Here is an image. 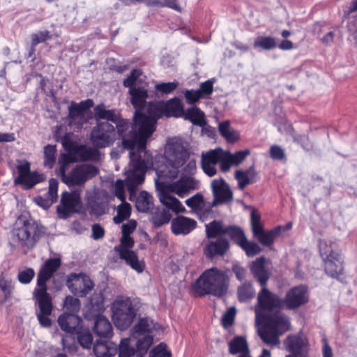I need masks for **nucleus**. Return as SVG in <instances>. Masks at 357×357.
Masks as SVG:
<instances>
[{
    "label": "nucleus",
    "mask_w": 357,
    "mask_h": 357,
    "mask_svg": "<svg viewBox=\"0 0 357 357\" xmlns=\"http://www.w3.org/2000/svg\"><path fill=\"white\" fill-rule=\"evenodd\" d=\"M165 154L172 164V169L167 172L160 171V173L165 177L176 178L178 176V168L185 164L189 157V153L181 140L174 139L168 142Z\"/></svg>",
    "instance_id": "nucleus-4"
},
{
    "label": "nucleus",
    "mask_w": 357,
    "mask_h": 357,
    "mask_svg": "<svg viewBox=\"0 0 357 357\" xmlns=\"http://www.w3.org/2000/svg\"><path fill=\"white\" fill-rule=\"evenodd\" d=\"M324 270L327 275L333 278H338L344 270L343 258L342 255L324 260Z\"/></svg>",
    "instance_id": "nucleus-26"
},
{
    "label": "nucleus",
    "mask_w": 357,
    "mask_h": 357,
    "mask_svg": "<svg viewBox=\"0 0 357 357\" xmlns=\"http://www.w3.org/2000/svg\"><path fill=\"white\" fill-rule=\"evenodd\" d=\"M270 155L273 160H282L285 158L284 150L278 145H273L269 150Z\"/></svg>",
    "instance_id": "nucleus-64"
},
{
    "label": "nucleus",
    "mask_w": 357,
    "mask_h": 357,
    "mask_svg": "<svg viewBox=\"0 0 357 357\" xmlns=\"http://www.w3.org/2000/svg\"><path fill=\"white\" fill-rule=\"evenodd\" d=\"M255 296V289L250 283H245L238 288V297L241 302L247 301Z\"/></svg>",
    "instance_id": "nucleus-53"
},
{
    "label": "nucleus",
    "mask_w": 357,
    "mask_h": 357,
    "mask_svg": "<svg viewBox=\"0 0 357 357\" xmlns=\"http://www.w3.org/2000/svg\"><path fill=\"white\" fill-rule=\"evenodd\" d=\"M281 232V227L278 226L273 229L264 231L259 237L257 240L264 246H270L273 244L275 238L278 237Z\"/></svg>",
    "instance_id": "nucleus-45"
},
{
    "label": "nucleus",
    "mask_w": 357,
    "mask_h": 357,
    "mask_svg": "<svg viewBox=\"0 0 357 357\" xmlns=\"http://www.w3.org/2000/svg\"><path fill=\"white\" fill-rule=\"evenodd\" d=\"M67 286L75 296L85 297L93 289L94 283L86 274L71 273L67 280Z\"/></svg>",
    "instance_id": "nucleus-11"
},
{
    "label": "nucleus",
    "mask_w": 357,
    "mask_h": 357,
    "mask_svg": "<svg viewBox=\"0 0 357 357\" xmlns=\"http://www.w3.org/2000/svg\"><path fill=\"white\" fill-rule=\"evenodd\" d=\"M95 119L98 120H106L114 123L120 116V114L116 109H106V106L103 104H99L94 107Z\"/></svg>",
    "instance_id": "nucleus-32"
},
{
    "label": "nucleus",
    "mask_w": 357,
    "mask_h": 357,
    "mask_svg": "<svg viewBox=\"0 0 357 357\" xmlns=\"http://www.w3.org/2000/svg\"><path fill=\"white\" fill-rule=\"evenodd\" d=\"M93 349L96 357H111L118 352V346L112 342L97 340Z\"/></svg>",
    "instance_id": "nucleus-25"
},
{
    "label": "nucleus",
    "mask_w": 357,
    "mask_h": 357,
    "mask_svg": "<svg viewBox=\"0 0 357 357\" xmlns=\"http://www.w3.org/2000/svg\"><path fill=\"white\" fill-rule=\"evenodd\" d=\"M227 227H224L223 222L220 220H213L206 225V234L208 238L220 237L225 234Z\"/></svg>",
    "instance_id": "nucleus-37"
},
{
    "label": "nucleus",
    "mask_w": 357,
    "mask_h": 357,
    "mask_svg": "<svg viewBox=\"0 0 357 357\" xmlns=\"http://www.w3.org/2000/svg\"><path fill=\"white\" fill-rule=\"evenodd\" d=\"M285 349L288 351L289 355H295L296 357H306V349L308 346V341L306 336L298 333L287 335L284 340Z\"/></svg>",
    "instance_id": "nucleus-14"
},
{
    "label": "nucleus",
    "mask_w": 357,
    "mask_h": 357,
    "mask_svg": "<svg viewBox=\"0 0 357 357\" xmlns=\"http://www.w3.org/2000/svg\"><path fill=\"white\" fill-rule=\"evenodd\" d=\"M81 207V191L75 190L71 192L62 193L61 204L57 206L56 211L60 218L66 219L73 213H80Z\"/></svg>",
    "instance_id": "nucleus-10"
},
{
    "label": "nucleus",
    "mask_w": 357,
    "mask_h": 357,
    "mask_svg": "<svg viewBox=\"0 0 357 357\" xmlns=\"http://www.w3.org/2000/svg\"><path fill=\"white\" fill-rule=\"evenodd\" d=\"M82 318L73 313H63L58 319V324L61 330L71 335L82 326Z\"/></svg>",
    "instance_id": "nucleus-20"
},
{
    "label": "nucleus",
    "mask_w": 357,
    "mask_h": 357,
    "mask_svg": "<svg viewBox=\"0 0 357 357\" xmlns=\"http://www.w3.org/2000/svg\"><path fill=\"white\" fill-rule=\"evenodd\" d=\"M248 345L246 339L242 336H236L229 342V351L235 355L238 353H248Z\"/></svg>",
    "instance_id": "nucleus-40"
},
{
    "label": "nucleus",
    "mask_w": 357,
    "mask_h": 357,
    "mask_svg": "<svg viewBox=\"0 0 357 357\" xmlns=\"http://www.w3.org/2000/svg\"><path fill=\"white\" fill-rule=\"evenodd\" d=\"M119 357H137V350L130 346V339L123 338L118 347Z\"/></svg>",
    "instance_id": "nucleus-50"
},
{
    "label": "nucleus",
    "mask_w": 357,
    "mask_h": 357,
    "mask_svg": "<svg viewBox=\"0 0 357 357\" xmlns=\"http://www.w3.org/2000/svg\"><path fill=\"white\" fill-rule=\"evenodd\" d=\"M231 241L241 247V245L247 239L246 236L242 229L239 227L229 225L227 227L226 234Z\"/></svg>",
    "instance_id": "nucleus-42"
},
{
    "label": "nucleus",
    "mask_w": 357,
    "mask_h": 357,
    "mask_svg": "<svg viewBox=\"0 0 357 357\" xmlns=\"http://www.w3.org/2000/svg\"><path fill=\"white\" fill-rule=\"evenodd\" d=\"M93 331L100 337L109 338L113 335V328L111 323L102 315L96 317L94 322Z\"/></svg>",
    "instance_id": "nucleus-29"
},
{
    "label": "nucleus",
    "mask_w": 357,
    "mask_h": 357,
    "mask_svg": "<svg viewBox=\"0 0 357 357\" xmlns=\"http://www.w3.org/2000/svg\"><path fill=\"white\" fill-rule=\"evenodd\" d=\"M64 307L71 313L75 314L78 312L81 307V302L77 298L71 296H67L64 300Z\"/></svg>",
    "instance_id": "nucleus-56"
},
{
    "label": "nucleus",
    "mask_w": 357,
    "mask_h": 357,
    "mask_svg": "<svg viewBox=\"0 0 357 357\" xmlns=\"http://www.w3.org/2000/svg\"><path fill=\"white\" fill-rule=\"evenodd\" d=\"M211 189L213 195L211 206L228 204L233 200L232 191L222 178L213 179L211 182Z\"/></svg>",
    "instance_id": "nucleus-15"
},
{
    "label": "nucleus",
    "mask_w": 357,
    "mask_h": 357,
    "mask_svg": "<svg viewBox=\"0 0 357 357\" xmlns=\"http://www.w3.org/2000/svg\"><path fill=\"white\" fill-rule=\"evenodd\" d=\"M135 241L130 236H122L121 244L116 246L114 250L119 254L120 259L124 260L127 265L138 273H142L144 269V264L138 259L135 252L130 250L134 246Z\"/></svg>",
    "instance_id": "nucleus-8"
},
{
    "label": "nucleus",
    "mask_w": 357,
    "mask_h": 357,
    "mask_svg": "<svg viewBox=\"0 0 357 357\" xmlns=\"http://www.w3.org/2000/svg\"><path fill=\"white\" fill-rule=\"evenodd\" d=\"M33 295L38 303L40 308L38 313L51 314L53 305L51 296L47 292V287H38L35 289Z\"/></svg>",
    "instance_id": "nucleus-23"
},
{
    "label": "nucleus",
    "mask_w": 357,
    "mask_h": 357,
    "mask_svg": "<svg viewBox=\"0 0 357 357\" xmlns=\"http://www.w3.org/2000/svg\"><path fill=\"white\" fill-rule=\"evenodd\" d=\"M171 353L165 349V345L160 343L150 351L149 357H171Z\"/></svg>",
    "instance_id": "nucleus-63"
},
{
    "label": "nucleus",
    "mask_w": 357,
    "mask_h": 357,
    "mask_svg": "<svg viewBox=\"0 0 357 357\" xmlns=\"http://www.w3.org/2000/svg\"><path fill=\"white\" fill-rule=\"evenodd\" d=\"M31 51L35 50V47L40 43H45L51 38L50 32L49 31H43L38 33H32L31 36Z\"/></svg>",
    "instance_id": "nucleus-55"
},
{
    "label": "nucleus",
    "mask_w": 357,
    "mask_h": 357,
    "mask_svg": "<svg viewBox=\"0 0 357 357\" xmlns=\"http://www.w3.org/2000/svg\"><path fill=\"white\" fill-rule=\"evenodd\" d=\"M151 120L147 119L146 114L135 111L132 122L123 119L121 116L114 123L115 130L119 138L122 139V146L124 149H135L137 141L152 130Z\"/></svg>",
    "instance_id": "nucleus-1"
},
{
    "label": "nucleus",
    "mask_w": 357,
    "mask_h": 357,
    "mask_svg": "<svg viewBox=\"0 0 357 357\" xmlns=\"http://www.w3.org/2000/svg\"><path fill=\"white\" fill-rule=\"evenodd\" d=\"M319 252L323 260L342 255L335 242L324 240L319 241Z\"/></svg>",
    "instance_id": "nucleus-34"
},
{
    "label": "nucleus",
    "mask_w": 357,
    "mask_h": 357,
    "mask_svg": "<svg viewBox=\"0 0 357 357\" xmlns=\"http://www.w3.org/2000/svg\"><path fill=\"white\" fill-rule=\"evenodd\" d=\"M74 334L77 335V341L84 349L91 347L93 337L89 329L81 326Z\"/></svg>",
    "instance_id": "nucleus-41"
},
{
    "label": "nucleus",
    "mask_w": 357,
    "mask_h": 357,
    "mask_svg": "<svg viewBox=\"0 0 357 357\" xmlns=\"http://www.w3.org/2000/svg\"><path fill=\"white\" fill-rule=\"evenodd\" d=\"M150 213L151 214V221L155 227H160L167 224L172 218L169 211L166 208L153 207Z\"/></svg>",
    "instance_id": "nucleus-33"
},
{
    "label": "nucleus",
    "mask_w": 357,
    "mask_h": 357,
    "mask_svg": "<svg viewBox=\"0 0 357 357\" xmlns=\"http://www.w3.org/2000/svg\"><path fill=\"white\" fill-rule=\"evenodd\" d=\"M172 231L176 235H186L197 227V222L185 216H178L172 221Z\"/></svg>",
    "instance_id": "nucleus-21"
},
{
    "label": "nucleus",
    "mask_w": 357,
    "mask_h": 357,
    "mask_svg": "<svg viewBox=\"0 0 357 357\" xmlns=\"http://www.w3.org/2000/svg\"><path fill=\"white\" fill-rule=\"evenodd\" d=\"M236 308L234 307H229L222 317V325L225 328L231 326L234 321L236 315Z\"/></svg>",
    "instance_id": "nucleus-58"
},
{
    "label": "nucleus",
    "mask_w": 357,
    "mask_h": 357,
    "mask_svg": "<svg viewBox=\"0 0 357 357\" xmlns=\"http://www.w3.org/2000/svg\"><path fill=\"white\" fill-rule=\"evenodd\" d=\"M135 337L138 339L136 343L137 357H144L153 343V337L149 335H144L142 337L135 335Z\"/></svg>",
    "instance_id": "nucleus-46"
},
{
    "label": "nucleus",
    "mask_w": 357,
    "mask_h": 357,
    "mask_svg": "<svg viewBox=\"0 0 357 357\" xmlns=\"http://www.w3.org/2000/svg\"><path fill=\"white\" fill-rule=\"evenodd\" d=\"M113 319L116 326L127 329L133 322L136 312L130 298H118L112 304Z\"/></svg>",
    "instance_id": "nucleus-5"
},
{
    "label": "nucleus",
    "mask_w": 357,
    "mask_h": 357,
    "mask_svg": "<svg viewBox=\"0 0 357 357\" xmlns=\"http://www.w3.org/2000/svg\"><path fill=\"white\" fill-rule=\"evenodd\" d=\"M178 86V82L176 81L172 82H162L156 84L155 89L163 93L168 94L174 91Z\"/></svg>",
    "instance_id": "nucleus-61"
},
{
    "label": "nucleus",
    "mask_w": 357,
    "mask_h": 357,
    "mask_svg": "<svg viewBox=\"0 0 357 357\" xmlns=\"http://www.w3.org/2000/svg\"><path fill=\"white\" fill-rule=\"evenodd\" d=\"M13 288L11 281L3 279L0 280V303H3L10 299Z\"/></svg>",
    "instance_id": "nucleus-52"
},
{
    "label": "nucleus",
    "mask_w": 357,
    "mask_h": 357,
    "mask_svg": "<svg viewBox=\"0 0 357 357\" xmlns=\"http://www.w3.org/2000/svg\"><path fill=\"white\" fill-rule=\"evenodd\" d=\"M170 192L162 190L159 192L158 197L160 202L166 206L167 210H172L175 213H183L185 211V207L181 202L170 195Z\"/></svg>",
    "instance_id": "nucleus-27"
},
{
    "label": "nucleus",
    "mask_w": 357,
    "mask_h": 357,
    "mask_svg": "<svg viewBox=\"0 0 357 357\" xmlns=\"http://www.w3.org/2000/svg\"><path fill=\"white\" fill-rule=\"evenodd\" d=\"M35 275V272L33 268H28L25 270L21 271L18 273L17 278L22 284H29L31 282Z\"/></svg>",
    "instance_id": "nucleus-59"
},
{
    "label": "nucleus",
    "mask_w": 357,
    "mask_h": 357,
    "mask_svg": "<svg viewBox=\"0 0 357 357\" xmlns=\"http://www.w3.org/2000/svg\"><path fill=\"white\" fill-rule=\"evenodd\" d=\"M218 130L221 136L228 142L234 143L239 138L238 133L231 128L230 121L228 120L219 123Z\"/></svg>",
    "instance_id": "nucleus-39"
},
{
    "label": "nucleus",
    "mask_w": 357,
    "mask_h": 357,
    "mask_svg": "<svg viewBox=\"0 0 357 357\" xmlns=\"http://www.w3.org/2000/svg\"><path fill=\"white\" fill-rule=\"evenodd\" d=\"M235 178L238 180V185L240 190H243L248 184L252 183L251 179H249L246 174L243 170H236L235 172Z\"/></svg>",
    "instance_id": "nucleus-60"
},
{
    "label": "nucleus",
    "mask_w": 357,
    "mask_h": 357,
    "mask_svg": "<svg viewBox=\"0 0 357 357\" xmlns=\"http://www.w3.org/2000/svg\"><path fill=\"white\" fill-rule=\"evenodd\" d=\"M147 119L151 121L152 128L155 130L157 120L163 116L178 117L184 113L181 101L178 98H172L167 102H150L146 109ZM151 123V122H149Z\"/></svg>",
    "instance_id": "nucleus-3"
},
{
    "label": "nucleus",
    "mask_w": 357,
    "mask_h": 357,
    "mask_svg": "<svg viewBox=\"0 0 357 357\" xmlns=\"http://www.w3.org/2000/svg\"><path fill=\"white\" fill-rule=\"evenodd\" d=\"M129 93L131 96L130 102L132 105L136 108V111L142 109L146 102L148 98V91L142 86L129 89Z\"/></svg>",
    "instance_id": "nucleus-31"
},
{
    "label": "nucleus",
    "mask_w": 357,
    "mask_h": 357,
    "mask_svg": "<svg viewBox=\"0 0 357 357\" xmlns=\"http://www.w3.org/2000/svg\"><path fill=\"white\" fill-rule=\"evenodd\" d=\"M229 283V278L223 271L211 268L204 271L196 280L194 290L199 296L211 294L222 297L227 294Z\"/></svg>",
    "instance_id": "nucleus-2"
},
{
    "label": "nucleus",
    "mask_w": 357,
    "mask_h": 357,
    "mask_svg": "<svg viewBox=\"0 0 357 357\" xmlns=\"http://www.w3.org/2000/svg\"><path fill=\"white\" fill-rule=\"evenodd\" d=\"M229 248L227 239L219 237L215 241H209L204 248V254L208 258H213L216 255L223 256Z\"/></svg>",
    "instance_id": "nucleus-22"
},
{
    "label": "nucleus",
    "mask_w": 357,
    "mask_h": 357,
    "mask_svg": "<svg viewBox=\"0 0 357 357\" xmlns=\"http://www.w3.org/2000/svg\"><path fill=\"white\" fill-rule=\"evenodd\" d=\"M131 206L129 203L121 202V204L117 207V215L113 218V221L115 224L119 225L124 220L128 219L131 215Z\"/></svg>",
    "instance_id": "nucleus-44"
},
{
    "label": "nucleus",
    "mask_w": 357,
    "mask_h": 357,
    "mask_svg": "<svg viewBox=\"0 0 357 357\" xmlns=\"http://www.w3.org/2000/svg\"><path fill=\"white\" fill-rule=\"evenodd\" d=\"M141 75V70L138 69H134L130 73V75L124 79L123 85L126 87H128L129 89L137 88L135 85V82L137 78Z\"/></svg>",
    "instance_id": "nucleus-62"
},
{
    "label": "nucleus",
    "mask_w": 357,
    "mask_h": 357,
    "mask_svg": "<svg viewBox=\"0 0 357 357\" xmlns=\"http://www.w3.org/2000/svg\"><path fill=\"white\" fill-rule=\"evenodd\" d=\"M258 305L263 311H273L284 307L283 299L272 293L266 287H263L257 296Z\"/></svg>",
    "instance_id": "nucleus-17"
},
{
    "label": "nucleus",
    "mask_w": 357,
    "mask_h": 357,
    "mask_svg": "<svg viewBox=\"0 0 357 357\" xmlns=\"http://www.w3.org/2000/svg\"><path fill=\"white\" fill-rule=\"evenodd\" d=\"M43 179V174L33 172L24 176L21 179L17 181V184L23 185L24 188L28 190L32 188L36 184L41 182Z\"/></svg>",
    "instance_id": "nucleus-43"
},
{
    "label": "nucleus",
    "mask_w": 357,
    "mask_h": 357,
    "mask_svg": "<svg viewBox=\"0 0 357 357\" xmlns=\"http://www.w3.org/2000/svg\"><path fill=\"white\" fill-rule=\"evenodd\" d=\"M185 119L189 120L194 125L204 126L206 124L204 113L197 107H192L184 111L183 114Z\"/></svg>",
    "instance_id": "nucleus-36"
},
{
    "label": "nucleus",
    "mask_w": 357,
    "mask_h": 357,
    "mask_svg": "<svg viewBox=\"0 0 357 357\" xmlns=\"http://www.w3.org/2000/svg\"><path fill=\"white\" fill-rule=\"evenodd\" d=\"M251 271L254 278L260 284L262 288L266 287L269 275L264 266V258L260 257L257 259L252 264Z\"/></svg>",
    "instance_id": "nucleus-30"
},
{
    "label": "nucleus",
    "mask_w": 357,
    "mask_h": 357,
    "mask_svg": "<svg viewBox=\"0 0 357 357\" xmlns=\"http://www.w3.org/2000/svg\"><path fill=\"white\" fill-rule=\"evenodd\" d=\"M309 301L307 287L301 284L291 288L287 291L283 299L284 306L289 310H295L307 303Z\"/></svg>",
    "instance_id": "nucleus-13"
},
{
    "label": "nucleus",
    "mask_w": 357,
    "mask_h": 357,
    "mask_svg": "<svg viewBox=\"0 0 357 357\" xmlns=\"http://www.w3.org/2000/svg\"><path fill=\"white\" fill-rule=\"evenodd\" d=\"M116 139L115 128L109 122L97 123L90 135L91 144L96 149L111 146Z\"/></svg>",
    "instance_id": "nucleus-6"
},
{
    "label": "nucleus",
    "mask_w": 357,
    "mask_h": 357,
    "mask_svg": "<svg viewBox=\"0 0 357 357\" xmlns=\"http://www.w3.org/2000/svg\"><path fill=\"white\" fill-rule=\"evenodd\" d=\"M56 145L47 144L44 147V162L43 164L48 168H52L56 161Z\"/></svg>",
    "instance_id": "nucleus-51"
},
{
    "label": "nucleus",
    "mask_w": 357,
    "mask_h": 357,
    "mask_svg": "<svg viewBox=\"0 0 357 357\" xmlns=\"http://www.w3.org/2000/svg\"><path fill=\"white\" fill-rule=\"evenodd\" d=\"M154 132V129L149 130L146 135L140 137L137 142V155L134 149L130 151L129 155L130 158L131 166L134 169H141L147 170L153 165V158L151 155L146 151V141Z\"/></svg>",
    "instance_id": "nucleus-7"
},
{
    "label": "nucleus",
    "mask_w": 357,
    "mask_h": 357,
    "mask_svg": "<svg viewBox=\"0 0 357 357\" xmlns=\"http://www.w3.org/2000/svg\"><path fill=\"white\" fill-rule=\"evenodd\" d=\"M266 324L280 335L289 331L291 326L289 317L281 313L268 317Z\"/></svg>",
    "instance_id": "nucleus-24"
},
{
    "label": "nucleus",
    "mask_w": 357,
    "mask_h": 357,
    "mask_svg": "<svg viewBox=\"0 0 357 357\" xmlns=\"http://www.w3.org/2000/svg\"><path fill=\"white\" fill-rule=\"evenodd\" d=\"M58 181L55 178H51L49 181V190L45 195L47 199L51 201V203L56 202L58 198Z\"/></svg>",
    "instance_id": "nucleus-57"
},
{
    "label": "nucleus",
    "mask_w": 357,
    "mask_h": 357,
    "mask_svg": "<svg viewBox=\"0 0 357 357\" xmlns=\"http://www.w3.org/2000/svg\"><path fill=\"white\" fill-rule=\"evenodd\" d=\"M61 264L60 258L48 259L38 273L37 285L38 287H47V281L53 276L54 273L61 266Z\"/></svg>",
    "instance_id": "nucleus-19"
},
{
    "label": "nucleus",
    "mask_w": 357,
    "mask_h": 357,
    "mask_svg": "<svg viewBox=\"0 0 357 357\" xmlns=\"http://www.w3.org/2000/svg\"><path fill=\"white\" fill-rule=\"evenodd\" d=\"M241 248L245 251L248 257L256 256L261 252V248L257 243L248 241V239L241 245Z\"/></svg>",
    "instance_id": "nucleus-54"
},
{
    "label": "nucleus",
    "mask_w": 357,
    "mask_h": 357,
    "mask_svg": "<svg viewBox=\"0 0 357 357\" xmlns=\"http://www.w3.org/2000/svg\"><path fill=\"white\" fill-rule=\"evenodd\" d=\"M276 47V40L271 36H258L254 43V47H260L265 50H271Z\"/></svg>",
    "instance_id": "nucleus-49"
},
{
    "label": "nucleus",
    "mask_w": 357,
    "mask_h": 357,
    "mask_svg": "<svg viewBox=\"0 0 357 357\" xmlns=\"http://www.w3.org/2000/svg\"><path fill=\"white\" fill-rule=\"evenodd\" d=\"M93 106V101L91 99L81 101L79 103L72 102L68 107L70 123H77V128H81L87 121L84 115V111Z\"/></svg>",
    "instance_id": "nucleus-16"
},
{
    "label": "nucleus",
    "mask_w": 357,
    "mask_h": 357,
    "mask_svg": "<svg viewBox=\"0 0 357 357\" xmlns=\"http://www.w3.org/2000/svg\"><path fill=\"white\" fill-rule=\"evenodd\" d=\"M258 333L263 342L267 344L275 346L280 343V335L272 328H269L267 324L264 328L259 331Z\"/></svg>",
    "instance_id": "nucleus-38"
},
{
    "label": "nucleus",
    "mask_w": 357,
    "mask_h": 357,
    "mask_svg": "<svg viewBox=\"0 0 357 357\" xmlns=\"http://www.w3.org/2000/svg\"><path fill=\"white\" fill-rule=\"evenodd\" d=\"M154 328L153 322L149 318H142L133 328V336L149 333Z\"/></svg>",
    "instance_id": "nucleus-47"
},
{
    "label": "nucleus",
    "mask_w": 357,
    "mask_h": 357,
    "mask_svg": "<svg viewBox=\"0 0 357 357\" xmlns=\"http://www.w3.org/2000/svg\"><path fill=\"white\" fill-rule=\"evenodd\" d=\"M146 170L141 169H134L131 166L130 172L128 176L127 187L130 192V199L132 200V194L135 192L137 185L142 184L145 178Z\"/></svg>",
    "instance_id": "nucleus-28"
},
{
    "label": "nucleus",
    "mask_w": 357,
    "mask_h": 357,
    "mask_svg": "<svg viewBox=\"0 0 357 357\" xmlns=\"http://www.w3.org/2000/svg\"><path fill=\"white\" fill-rule=\"evenodd\" d=\"M99 173L97 167L89 163H83L76 165L70 172V176L68 181L71 186L83 185L87 181L93 178Z\"/></svg>",
    "instance_id": "nucleus-12"
},
{
    "label": "nucleus",
    "mask_w": 357,
    "mask_h": 357,
    "mask_svg": "<svg viewBox=\"0 0 357 357\" xmlns=\"http://www.w3.org/2000/svg\"><path fill=\"white\" fill-rule=\"evenodd\" d=\"M225 152L221 149L211 150L206 153H202V162L215 165L222 159Z\"/></svg>",
    "instance_id": "nucleus-48"
},
{
    "label": "nucleus",
    "mask_w": 357,
    "mask_h": 357,
    "mask_svg": "<svg viewBox=\"0 0 357 357\" xmlns=\"http://www.w3.org/2000/svg\"><path fill=\"white\" fill-rule=\"evenodd\" d=\"M198 187V181L190 176L181 177L176 181L172 182L166 186L167 191L176 194L181 197H184L190 190Z\"/></svg>",
    "instance_id": "nucleus-18"
},
{
    "label": "nucleus",
    "mask_w": 357,
    "mask_h": 357,
    "mask_svg": "<svg viewBox=\"0 0 357 357\" xmlns=\"http://www.w3.org/2000/svg\"><path fill=\"white\" fill-rule=\"evenodd\" d=\"M40 236V231L36 223L27 220L24 225L13 231V241H17L19 245L32 248Z\"/></svg>",
    "instance_id": "nucleus-9"
},
{
    "label": "nucleus",
    "mask_w": 357,
    "mask_h": 357,
    "mask_svg": "<svg viewBox=\"0 0 357 357\" xmlns=\"http://www.w3.org/2000/svg\"><path fill=\"white\" fill-rule=\"evenodd\" d=\"M135 206L137 211L148 213L153 208V197L146 191L140 192L136 199Z\"/></svg>",
    "instance_id": "nucleus-35"
}]
</instances>
